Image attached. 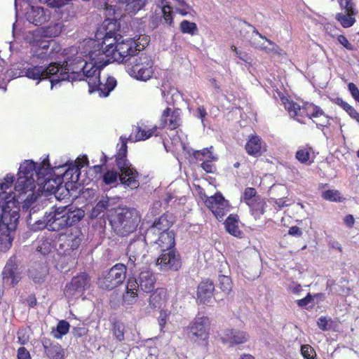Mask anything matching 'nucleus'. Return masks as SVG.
Wrapping results in <instances>:
<instances>
[{
  "instance_id": "obj_11",
  "label": "nucleus",
  "mask_w": 359,
  "mask_h": 359,
  "mask_svg": "<svg viewBox=\"0 0 359 359\" xmlns=\"http://www.w3.org/2000/svg\"><path fill=\"white\" fill-rule=\"evenodd\" d=\"M35 172L34 177H37L38 184H42L45 191L55 194L59 190L62 184V179L60 177H46L50 172L48 159H44L38 168L35 166Z\"/></svg>"
},
{
  "instance_id": "obj_27",
  "label": "nucleus",
  "mask_w": 359,
  "mask_h": 359,
  "mask_svg": "<svg viewBox=\"0 0 359 359\" xmlns=\"http://www.w3.org/2000/svg\"><path fill=\"white\" fill-rule=\"evenodd\" d=\"M137 281L139 290L140 289L145 292H150L154 288L156 278L151 271L145 270L141 271Z\"/></svg>"
},
{
  "instance_id": "obj_49",
  "label": "nucleus",
  "mask_w": 359,
  "mask_h": 359,
  "mask_svg": "<svg viewBox=\"0 0 359 359\" xmlns=\"http://www.w3.org/2000/svg\"><path fill=\"white\" fill-rule=\"evenodd\" d=\"M311 148L303 147L299 149L296 153L297 159L302 163H306L310 158Z\"/></svg>"
},
{
  "instance_id": "obj_19",
  "label": "nucleus",
  "mask_w": 359,
  "mask_h": 359,
  "mask_svg": "<svg viewBox=\"0 0 359 359\" xmlns=\"http://www.w3.org/2000/svg\"><path fill=\"white\" fill-rule=\"evenodd\" d=\"M241 200L250 207L254 214L262 215L264 213L266 203L257 195V191L255 188H246L244 190Z\"/></svg>"
},
{
  "instance_id": "obj_6",
  "label": "nucleus",
  "mask_w": 359,
  "mask_h": 359,
  "mask_svg": "<svg viewBox=\"0 0 359 359\" xmlns=\"http://www.w3.org/2000/svg\"><path fill=\"white\" fill-rule=\"evenodd\" d=\"M86 63V62L81 56L69 57L62 65L56 62L59 71L57 74V78L51 81V88L60 81H73L77 80Z\"/></svg>"
},
{
  "instance_id": "obj_34",
  "label": "nucleus",
  "mask_w": 359,
  "mask_h": 359,
  "mask_svg": "<svg viewBox=\"0 0 359 359\" xmlns=\"http://www.w3.org/2000/svg\"><path fill=\"white\" fill-rule=\"evenodd\" d=\"M167 299V292L163 288H158L149 298V306L154 309L161 308Z\"/></svg>"
},
{
  "instance_id": "obj_54",
  "label": "nucleus",
  "mask_w": 359,
  "mask_h": 359,
  "mask_svg": "<svg viewBox=\"0 0 359 359\" xmlns=\"http://www.w3.org/2000/svg\"><path fill=\"white\" fill-rule=\"evenodd\" d=\"M302 354L305 359H314L313 353L316 355L314 350L309 345H304L301 348Z\"/></svg>"
},
{
  "instance_id": "obj_58",
  "label": "nucleus",
  "mask_w": 359,
  "mask_h": 359,
  "mask_svg": "<svg viewBox=\"0 0 359 359\" xmlns=\"http://www.w3.org/2000/svg\"><path fill=\"white\" fill-rule=\"evenodd\" d=\"M211 159H207L201 163V168L207 172H213L215 167Z\"/></svg>"
},
{
  "instance_id": "obj_38",
  "label": "nucleus",
  "mask_w": 359,
  "mask_h": 359,
  "mask_svg": "<svg viewBox=\"0 0 359 359\" xmlns=\"http://www.w3.org/2000/svg\"><path fill=\"white\" fill-rule=\"evenodd\" d=\"M47 356L51 359H64L65 352L59 344L43 345Z\"/></svg>"
},
{
  "instance_id": "obj_12",
  "label": "nucleus",
  "mask_w": 359,
  "mask_h": 359,
  "mask_svg": "<svg viewBox=\"0 0 359 359\" xmlns=\"http://www.w3.org/2000/svg\"><path fill=\"white\" fill-rule=\"evenodd\" d=\"M151 244L147 235L140 236L130 241L127 248L129 263L135 265L142 262L147 252V245Z\"/></svg>"
},
{
  "instance_id": "obj_46",
  "label": "nucleus",
  "mask_w": 359,
  "mask_h": 359,
  "mask_svg": "<svg viewBox=\"0 0 359 359\" xmlns=\"http://www.w3.org/2000/svg\"><path fill=\"white\" fill-rule=\"evenodd\" d=\"M69 330V324L65 320H60L56 327L55 330L52 332L54 337L57 339L61 338L63 335L66 334Z\"/></svg>"
},
{
  "instance_id": "obj_29",
  "label": "nucleus",
  "mask_w": 359,
  "mask_h": 359,
  "mask_svg": "<svg viewBox=\"0 0 359 359\" xmlns=\"http://www.w3.org/2000/svg\"><path fill=\"white\" fill-rule=\"evenodd\" d=\"M248 339V335L245 332L236 330H226L222 337L224 343H229L231 345L243 344Z\"/></svg>"
},
{
  "instance_id": "obj_4",
  "label": "nucleus",
  "mask_w": 359,
  "mask_h": 359,
  "mask_svg": "<svg viewBox=\"0 0 359 359\" xmlns=\"http://www.w3.org/2000/svg\"><path fill=\"white\" fill-rule=\"evenodd\" d=\"M140 220L139 212L135 208L118 207L111 215L109 223L117 235L126 236L136 229Z\"/></svg>"
},
{
  "instance_id": "obj_39",
  "label": "nucleus",
  "mask_w": 359,
  "mask_h": 359,
  "mask_svg": "<svg viewBox=\"0 0 359 359\" xmlns=\"http://www.w3.org/2000/svg\"><path fill=\"white\" fill-rule=\"evenodd\" d=\"M126 4V11L130 14H135L146 4L147 0H118Z\"/></svg>"
},
{
  "instance_id": "obj_9",
  "label": "nucleus",
  "mask_w": 359,
  "mask_h": 359,
  "mask_svg": "<svg viewBox=\"0 0 359 359\" xmlns=\"http://www.w3.org/2000/svg\"><path fill=\"white\" fill-rule=\"evenodd\" d=\"M241 25L243 31H245L243 26L251 29V36L248 35L249 31H246L243 34V32L241 31V34L243 35V38L249 41L252 46L257 48H261L266 53H273L278 55H282L283 50L272 41L268 39L266 36L259 33L257 29L252 25L243 21L241 22Z\"/></svg>"
},
{
  "instance_id": "obj_64",
  "label": "nucleus",
  "mask_w": 359,
  "mask_h": 359,
  "mask_svg": "<svg viewBox=\"0 0 359 359\" xmlns=\"http://www.w3.org/2000/svg\"><path fill=\"white\" fill-rule=\"evenodd\" d=\"M18 342L22 345L26 344L29 341L28 337L25 335V333L23 330H19L18 332Z\"/></svg>"
},
{
  "instance_id": "obj_40",
  "label": "nucleus",
  "mask_w": 359,
  "mask_h": 359,
  "mask_svg": "<svg viewBox=\"0 0 359 359\" xmlns=\"http://www.w3.org/2000/svg\"><path fill=\"white\" fill-rule=\"evenodd\" d=\"M111 207V203L108 197H102L93 208L91 212L92 217H97L101 213L109 209Z\"/></svg>"
},
{
  "instance_id": "obj_36",
  "label": "nucleus",
  "mask_w": 359,
  "mask_h": 359,
  "mask_svg": "<svg viewBox=\"0 0 359 359\" xmlns=\"http://www.w3.org/2000/svg\"><path fill=\"white\" fill-rule=\"evenodd\" d=\"M116 86V80L112 76H108L105 83H102L100 79L99 84L95 88H97L101 95L107 97Z\"/></svg>"
},
{
  "instance_id": "obj_55",
  "label": "nucleus",
  "mask_w": 359,
  "mask_h": 359,
  "mask_svg": "<svg viewBox=\"0 0 359 359\" xmlns=\"http://www.w3.org/2000/svg\"><path fill=\"white\" fill-rule=\"evenodd\" d=\"M317 325L318 327L323 330L326 331L331 328L330 320L327 319L325 317H320L318 319Z\"/></svg>"
},
{
  "instance_id": "obj_20",
  "label": "nucleus",
  "mask_w": 359,
  "mask_h": 359,
  "mask_svg": "<svg viewBox=\"0 0 359 359\" xmlns=\"http://www.w3.org/2000/svg\"><path fill=\"white\" fill-rule=\"evenodd\" d=\"M180 114L179 109L172 110L170 108H166L161 115V127L168 128L170 130L178 128L181 124Z\"/></svg>"
},
{
  "instance_id": "obj_10",
  "label": "nucleus",
  "mask_w": 359,
  "mask_h": 359,
  "mask_svg": "<svg viewBox=\"0 0 359 359\" xmlns=\"http://www.w3.org/2000/svg\"><path fill=\"white\" fill-rule=\"evenodd\" d=\"M126 276V266L122 264H116L99 278L98 285L102 289L112 290L124 281Z\"/></svg>"
},
{
  "instance_id": "obj_3",
  "label": "nucleus",
  "mask_w": 359,
  "mask_h": 359,
  "mask_svg": "<svg viewBox=\"0 0 359 359\" xmlns=\"http://www.w3.org/2000/svg\"><path fill=\"white\" fill-rule=\"evenodd\" d=\"M127 144L123 142L121 147L116 154V162L119 170L116 171L108 170L103 175V182L105 184L111 185L117 182L119 179L121 183L131 189L137 188L140 182L137 180L138 172L126 158Z\"/></svg>"
},
{
  "instance_id": "obj_2",
  "label": "nucleus",
  "mask_w": 359,
  "mask_h": 359,
  "mask_svg": "<svg viewBox=\"0 0 359 359\" xmlns=\"http://www.w3.org/2000/svg\"><path fill=\"white\" fill-rule=\"evenodd\" d=\"M35 163L32 161H25L20 166L18 173V177L15 184V191L20 193L30 192L27 198L24 201L22 208L23 210H29V215L27 217V221L29 225L33 226L35 221H32V215L34 214L39 208L32 206L35 202L36 196H34L33 190L35 188L36 180L34 178L35 173Z\"/></svg>"
},
{
  "instance_id": "obj_16",
  "label": "nucleus",
  "mask_w": 359,
  "mask_h": 359,
  "mask_svg": "<svg viewBox=\"0 0 359 359\" xmlns=\"http://www.w3.org/2000/svg\"><path fill=\"white\" fill-rule=\"evenodd\" d=\"M90 58L92 62H86L77 80L81 81L84 80V78H86V81L88 82L89 87L94 89L97 85L99 84L100 69L96 65V60L99 59L98 57H97L95 60H93L92 57Z\"/></svg>"
},
{
  "instance_id": "obj_51",
  "label": "nucleus",
  "mask_w": 359,
  "mask_h": 359,
  "mask_svg": "<svg viewBox=\"0 0 359 359\" xmlns=\"http://www.w3.org/2000/svg\"><path fill=\"white\" fill-rule=\"evenodd\" d=\"M339 4L341 8L345 10V12L349 14H357V11L355 8V4L352 0H338Z\"/></svg>"
},
{
  "instance_id": "obj_8",
  "label": "nucleus",
  "mask_w": 359,
  "mask_h": 359,
  "mask_svg": "<svg viewBox=\"0 0 359 359\" xmlns=\"http://www.w3.org/2000/svg\"><path fill=\"white\" fill-rule=\"evenodd\" d=\"M153 61L145 53H140L136 57L132 58L127 65V72L134 79L147 81L150 79L154 74Z\"/></svg>"
},
{
  "instance_id": "obj_30",
  "label": "nucleus",
  "mask_w": 359,
  "mask_h": 359,
  "mask_svg": "<svg viewBox=\"0 0 359 359\" xmlns=\"http://www.w3.org/2000/svg\"><path fill=\"white\" fill-rule=\"evenodd\" d=\"M156 126L149 129L147 126L137 125L133 129V133L129 137V140L133 142L145 140L151 137L156 132Z\"/></svg>"
},
{
  "instance_id": "obj_48",
  "label": "nucleus",
  "mask_w": 359,
  "mask_h": 359,
  "mask_svg": "<svg viewBox=\"0 0 359 359\" xmlns=\"http://www.w3.org/2000/svg\"><path fill=\"white\" fill-rule=\"evenodd\" d=\"M51 242L49 239L41 238L38 241L36 250L43 255L48 254L51 250Z\"/></svg>"
},
{
  "instance_id": "obj_59",
  "label": "nucleus",
  "mask_w": 359,
  "mask_h": 359,
  "mask_svg": "<svg viewBox=\"0 0 359 359\" xmlns=\"http://www.w3.org/2000/svg\"><path fill=\"white\" fill-rule=\"evenodd\" d=\"M18 359H31L29 352L25 347L19 348L18 350Z\"/></svg>"
},
{
  "instance_id": "obj_18",
  "label": "nucleus",
  "mask_w": 359,
  "mask_h": 359,
  "mask_svg": "<svg viewBox=\"0 0 359 359\" xmlns=\"http://www.w3.org/2000/svg\"><path fill=\"white\" fill-rule=\"evenodd\" d=\"M205 204L218 219H222L229 210V203L221 194L208 197L205 201Z\"/></svg>"
},
{
  "instance_id": "obj_47",
  "label": "nucleus",
  "mask_w": 359,
  "mask_h": 359,
  "mask_svg": "<svg viewBox=\"0 0 359 359\" xmlns=\"http://www.w3.org/2000/svg\"><path fill=\"white\" fill-rule=\"evenodd\" d=\"M180 28L182 33L191 35H194L198 32L196 24L186 20L181 22Z\"/></svg>"
},
{
  "instance_id": "obj_13",
  "label": "nucleus",
  "mask_w": 359,
  "mask_h": 359,
  "mask_svg": "<svg viewBox=\"0 0 359 359\" xmlns=\"http://www.w3.org/2000/svg\"><path fill=\"white\" fill-rule=\"evenodd\" d=\"M208 319L206 317H197L188 327L189 337L194 342H203L208 339Z\"/></svg>"
},
{
  "instance_id": "obj_53",
  "label": "nucleus",
  "mask_w": 359,
  "mask_h": 359,
  "mask_svg": "<svg viewBox=\"0 0 359 359\" xmlns=\"http://www.w3.org/2000/svg\"><path fill=\"white\" fill-rule=\"evenodd\" d=\"M162 13L163 14L165 21L170 25L172 22L171 7L168 5L164 4L162 8Z\"/></svg>"
},
{
  "instance_id": "obj_33",
  "label": "nucleus",
  "mask_w": 359,
  "mask_h": 359,
  "mask_svg": "<svg viewBox=\"0 0 359 359\" xmlns=\"http://www.w3.org/2000/svg\"><path fill=\"white\" fill-rule=\"evenodd\" d=\"M47 266L43 264H36L29 270V277L36 283H41L44 281L48 274Z\"/></svg>"
},
{
  "instance_id": "obj_14",
  "label": "nucleus",
  "mask_w": 359,
  "mask_h": 359,
  "mask_svg": "<svg viewBox=\"0 0 359 359\" xmlns=\"http://www.w3.org/2000/svg\"><path fill=\"white\" fill-rule=\"evenodd\" d=\"M90 286V278L86 273L74 276L65 289L64 293L68 298H77Z\"/></svg>"
},
{
  "instance_id": "obj_35",
  "label": "nucleus",
  "mask_w": 359,
  "mask_h": 359,
  "mask_svg": "<svg viewBox=\"0 0 359 359\" xmlns=\"http://www.w3.org/2000/svg\"><path fill=\"white\" fill-rule=\"evenodd\" d=\"M262 149V140L257 135H251L245 144L247 153L251 156H257L260 154Z\"/></svg>"
},
{
  "instance_id": "obj_37",
  "label": "nucleus",
  "mask_w": 359,
  "mask_h": 359,
  "mask_svg": "<svg viewBox=\"0 0 359 359\" xmlns=\"http://www.w3.org/2000/svg\"><path fill=\"white\" fill-rule=\"evenodd\" d=\"M63 24L57 21L42 28V34L46 37L58 36L62 31Z\"/></svg>"
},
{
  "instance_id": "obj_43",
  "label": "nucleus",
  "mask_w": 359,
  "mask_h": 359,
  "mask_svg": "<svg viewBox=\"0 0 359 359\" xmlns=\"http://www.w3.org/2000/svg\"><path fill=\"white\" fill-rule=\"evenodd\" d=\"M356 14H349L346 13V14L344 13H337L336 15V20L340 22L341 26L344 28H348L351 27L355 22V19L353 17Z\"/></svg>"
},
{
  "instance_id": "obj_45",
  "label": "nucleus",
  "mask_w": 359,
  "mask_h": 359,
  "mask_svg": "<svg viewBox=\"0 0 359 359\" xmlns=\"http://www.w3.org/2000/svg\"><path fill=\"white\" fill-rule=\"evenodd\" d=\"M219 287L226 294H229L232 290V281L229 276L219 275L218 278Z\"/></svg>"
},
{
  "instance_id": "obj_25",
  "label": "nucleus",
  "mask_w": 359,
  "mask_h": 359,
  "mask_svg": "<svg viewBox=\"0 0 359 359\" xmlns=\"http://www.w3.org/2000/svg\"><path fill=\"white\" fill-rule=\"evenodd\" d=\"M156 245L157 247L162 252L172 250L175 246V234L173 231H164L161 232L158 235V239L153 237L152 244Z\"/></svg>"
},
{
  "instance_id": "obj_7",
  "label": "nucleus",
  "mask_w": 359,
  "mask_h": 359,
  "mask_svg": "<svg viewBox=\"0 0 359 359\" xmlns=\"http://www.w3.org/2000/svg\"><path fill=\"white\" fill-rule=\"evenodd\" d=\"M20 208H15L9 215L6 212L3 216L2 224L0 225V248L1 251L8 250L14 237L20 218Z\"/></svg>"
},
{
  "instance_id": "obj_26",
  "label": "nucleus",
  "mask_w": 359,
  "mask_h": 359,
  "mask_svg": "<svg viewBox=\"0 0 359 359\" xmlns=\"http://www.w3.org/2000/svg\"><path fill=\"white\" fill-rule=\"evenodd\" d=\"M170 222L166 216L160 217L158 220L155 221L154 224L147 230L145 234L147 238L149 240V243L152 244L153 237L156 234L159 235L161 232L169 231Z\"/></svg>"
},
{
  "instance_id": "obj_44",
  "label": "nucleus",
  "mask_w": 359,
  "mask_h": 359,
  "mask_svg": "<svg viewBox=\"0 0 359 359\" xmlns=\"http://www.w3.org/2000/svg\"><path fill=\"white\" fill-rule=\"evenodd\" d=\"M212 147L210 148H204L202 150L195 151L194 152V157L198 161H203L205 159H211L212 161H217V157L215 156L211 151Z\"/></svg>"
},
{
  "instance_id": "obj_52",
  "label": "nucleus",
  "mask_w": 359,
  "mask_h": 359,
  "mask_svg": "<svg viewBox=\"0 0 359 359\" xmlns=\"http://www.w3.org/2000/svg\"><path fill=\"white\" fill-rule=\"evenodd\" d=\"M285 108L292 116H297L301 111L300 106L297 103L293 102L287 103L285 104Z\"/></svg>"
},
{
  "instance_id": "obj_23",
  "label": "nucleus",
  "mask_w": 359,
  "mask_h": 359,
  "mask_svg": "<svg viewBox=\"0 0 359 359\" xmlns=\"http://www.w3.org/2000/svg\"><path fill=\"white\" fill-rule=\"evenodd\" d=\"M27 20L35 25H41L50 19V11L40 6H32L27 12Z\"/></svg>"
},
{
  "instance_id": "obj_15",
  "label": "nucleus",
  "mask_w": 359,
  "mask_h": 359,
  "mask_svg": "<svg viewBox=\"0 0 359 359\" xmlns=\"http://www.w3.org/2000/svg\"><path fill=\"white\" fill-rule=\"evenodd\" d=\"M59 69L57 67L56 62L50 63L48 67L35 66L28 68L25 71V76L33 80H42L50 79V81L57 78Z\"/></svg>"
},
{
  "instance_id": "obj_5",
  "label": "nucleus",
  "mask_w": 359,
  "mask_h": 359,
  "mask_svg": "<svg viewBox=\"0 0 359 359\" xmlns=\"http://www.w3.org/2000/svg\"><path fill=\"white\" fill-rule=\"evenodd\" d=\"M137 50L135 41L131 38H127L121 41L118 40L114 48L106 50V57L108 62L112 60L128 64L132 58L140 54Z\"/></svg>"
},
{
  "instance_id": "obj_24",
  "label": "nucleus",
  "mask_w": 359,
  "mask_h": 359,
  "mask_svg": "<svg viewBox=\"0 0 359 359\" xmlns=\"http://www.w3.org/2000/svg\"><path fill=\"white\" fill-rule=\"evenodd\" d=\"M215 290V285L212 281L205 280L198 286V300L203 304H208L211 302Z\"/></svg>"
},
{
  "instance_id": "obj_28",
  "label": "nucleus",
  "mask_w": 359,
  "mask_h": 359,
  "mask_svg": "<svg viewBox=\"0 0 359 359\" xmlns=\"http://www.w3.org/2000/svg\"><path fill=\"white\" fill-rule=\"evenodd\" d=\"M139 291L137 279L130 277L127 280L126 292L123 294V302L131 305L137 299V292Z\"/></svg>"
},
{
  "instance_id": "obj_1",
  "label": "nucleus",
  "mask_w": 359,
  "mask_h": 359,
  "mask_svg": "<svg viewBox=\"0 0 359 359\" xmlns=\"http://www.w3.org/2000/svg\"><path fill=\"white\" fill-rule=\"evenodd\" d=\"M81 209L72 210L69 206H53L52 210L46 212L43 219L35 220L34 231L47 228L49 231H59L79 222L84 217Z\"/></svg>"
},
{
  "instance_id": "obj_22",
  "label": "nucleus",
  "mask_w": 359,
  "mask_h": 359,
  "mask_svg": "<svg viewBox=\"0 0 359 359\" xmlns=\"http://www.w3.org/2000/svg\"><path fill=\"white\" fill-rule=\"evenodd\" d=\"M3 279L6 283L16 285L22 278V271L14 260L10 259L3 271Z\"/></svg>"
},
{
  "instance_id": "obj_57",
  "label": "nucleus",
  "mask_w": 359,
  "mask_h": 359,
  "mask_svg": "<svg viewBox=\"0 0 359 359\" xmlns=\"http://www.w3.org/2000/svg\"><path fill=\"white\" fill-rule=\"evenodd\" d=\"M348 87L352 97L359 102V89L358 87L353 83H349Z\"/></svg>"
},
{
  "instance_id": "obj_17",
  "label": "nucleus",
  "mask_w": 359,
  "mask_h": 359,
  "mask_svg": "<svg viewBox=\"0 0 359 359\" xmlns=\"http://www.w3.org/2000/svg\"><path fill=\"white\" fill-rule=\"evenodd\" d=\"M156 264L162 271H177L182 266L180 255L175 250L162 252L156 259Z\"/></svg>"
},
{
  "instance_id": "obj_32",
  "label": "nucleus",
  "mask_w": 359,
  "mask_h": 359,
  "mask_svg": "<svg viewBox=\"0 0 359 359\" xmlns=\"http://www.w3.org/2000/svg\"><path fill=\"white\" fill-rule=\"evenodd\" d=\"M13 182L14 176L11 174H8L4 177V181L0 182V190L1 191L0 192V201H6V198L11 196L13 198L12 201H15V205H17L16 196L11 191L7 194V190L12 187Z\"/></svg>"
},
{
  "instance_id": "obj_50",
  "label": "nucleus",
  "mask_w": 359,
  "mask_h": 359,
  "mask_svg": "<svg viewBox=\"0 0 359 359\" xmlns=\"http://www.w3.org/2000/svg\"><path fill=\"white\" fill-rule=\"evenodd\" d=\"M338 104L354 119L356 120L357 122H359V114L356 111V110L348 104L347 102L343 101L342 100H339Z\"/></svg>"
},
{
  "instance_id": "obj_61",
  "label": "nucleus",
  "mask_w": 359,
  "mask_h": 359,
  "mask_svg": "<svg viewBox=\"0 0 359 359\" xmlns=\"http://www.w3.org/2000/svg\"><path fill=\"white\" fill-rule=\"evenodd\" d=\"M338 41L346 49L353 50V46L344 35H339L337 38Z\"/></svg>"
},
{
  "instance_id": "obj_21",
  "label": "nucleus",
  "mask_w": 359,
  "mask_h": 359,
  "mask_svg": "<svg viewBox=\"0 0 359 359\" xmlns=\"http://www.w3.org/2000/svg\"><path fill=\"white\" fill-rule=\"evenodd\" d=\"M119 39H118V40ZM117 41L118 39L114 32H112L111 30L107 32L103 41L101 44H98L97 46L98 49L89 53L90 57H92L93 60H95L97 57H100V55H104L106 56V50L114 48V45L116 44Z\"/></svg>"
},
{
  "instance_id": "obj_42",
  "label": "nucleus",
  "mask_w": 359,
  "mask_h": 359,
  "mask_svg": "<svg viewBox=\"0 0 359 359\" xmlns=\"http://www.w3.org/2000/svg\"><path fill=\"white\" fill-rule=\"evenodd\" d=\"M12 197H8L6 198V201H0V225L2 224L3 216L6 212H9V214L13 212L15 208H19L18 205H15V201H12Z\"/></svg>"
},
{
  "instance_id": "obj_31",
  "label": "nucleus",
  "mask_w": 359,
  "mask_h": 359,
  "mask_svg": "<svg viewBox=\"0 0 359 359\" xmlns=\"http://www.w3.org/2000/svg\"><path fill=\"white\" fill-rule=\"evenodd\" d=\"M305 109L306 114L309 118L317 119L316 121H314L317 126H325L327 124V117L319 107L313 104H309L306 107Z\"/></svg>"
},
{
  "instance_id": "obj_41",
  "label": "nucleus",
  "mask_w": 359,
  "mask_h": 359,
  "mask_svg": "<svg viewBox=\"0 0 359 359\" xmlns=\"http://www.w3.org/2000/svg\"><path fill=\"white\" fill-rule=\"evenodd\" d=\"M225 228L226 231L233 236L239 237L241 235V231L239 229L238 224V219L236 217L229 215L225 222Z\"/></svg>"
},
{
  "instance_id": "obj_56",
  "label": "nucleus",
  "mask_w": 359,
  "mask_h": 359,
  "mask_svg": "<svg viewBox=\"0 0 359 359\" xmlns=\"http://www.w3.org/2000/svg\"><path fill=\"white\" fill-rule=\"evenodd\" d=\"M323 197L325 200L337 201L339 198V192L334 190H327L323 193Z\"/></svg>"
},
{
  "instance_id": "obj_62",
  "label": "nucleus",
  "mask_w": 359,
  "mask_h": 359,
  "mask_svg": "<svg viewBox=\"0 0 359 359\" xmlns=\"http://www.w3.org/2000/svg\"><path fill=\"white\" fill-rule=\"evenodd\" d=\"M313 300V297L309 293L304 298L297 300V304L300 307H304L308 305Z\"/></svg>"
},
{
  "instance_id": "obj_63",
  "label": "nucleus",
  "mask_w": 359,
  "mask_h": 359,
  "mask_svg": "<svg viewBox=\"0 0 359 359\" xmlns=\"http://www.w3.org/2000/svg\"><path fill=\"white\" fill-rule=\"evenodd\" d=\"M168 316V313H167L166 311H163V310L161 311L160 315L158 317V323H159V325L161 327V329L165 325Z\"/></svg>"
},
{
  "instance_id": "obj_60",
  "label": "nucleus",
  "mask_w": 359,
  "mask_h": 359,
  "mask_svg": "<svg viewBox=\"0 0 359 359\" xmlns=\"http://www.w3.org/2000/svg\"><path fill=\"white\" fill-rule=\"evenodd\" d=\"M196 116L201 119V122L203 125L205 126L204 118L207 116V112L203 106H200L197 108Z\"/></svg>"
}]
</instances>
